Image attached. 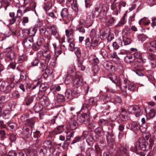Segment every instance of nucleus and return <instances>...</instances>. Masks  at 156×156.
<instances>
[{
	"label": "nucleus",
	"instance_id": "nucleus-1",
	"mask_svg": "<svg viewBox=\"0 0 156 156\" xmlns=\"http://www.w3.org/2000/svg\"><path fill=\"white\" fill-rule=\"evenodd\" d=\"M109 9V7L107 5H103L101 8L96 7L92 12L93 18L100 17L101 20L103 22H107L106 14Z\"/></svg>",
	"mask_w": 156,
	"mask_h": 156
},
{
	"label": "nucleus",
	"instance_id": "nucleus-2",
	"mask_svg": "<svg viewBox=\"0 0 156 156\" xmlns=\"http://www.w3.org/2000/svg\"><path fill=\"white\" fill-rule=\"evenodd\" d=\"M148 141L149 143L144 139H139L137 142V145L141 150L147 151L152 148L154 144V140L153 138H150Z\"/></svg>",
	"mask_w": 156,
	"mask_h": 156
},
{
	"label": "nucleus",
	"instance_id": "nucleus-3",
	"mask_svg": "<svg viewBox=\"0 0 156 156\" xmlns=\"http://www.w3.org/2000/svg\"><path fill=\"white\" fill-rule=\"evenodd\" d=\"M60 14L65 23L67 24L73 20L69 13V10L66 8H63L60 12Z\"/></svg>",
	"mask_w": 156,
	"mask_h": 156
},
{
	"label": "nucleus",
	"instance_id": "nucleus-4",
	"mask_svg": "<svg viewBox=\"0 0 156 156\" xmlns=\"http://www.w3.org/2000/svg\"><path fill=\"white\" fill-rule=\"evenodd\" d=\"M128 111L131 113H134L136 117L141 115L143 112V110L137 105H132L129 106L128 109Z\"/></svg>",
	"mask_w": 156,
	"mask_h": 156
},
{
	"label": "nucleus",
	"instance_id": "nucleus-5",
	"mask_svg": "<svg viewBox=\"0 0 156 156\" xmlns=\"http://www.w3.org/2000/svg\"><path fill=\"white\" fill-rule=\"evenodd\" d=\"M9 16L10 17L9 20V23L11 24H13L16 21V19L17 18V22L19 24L22 20L21 18V16H19V14L17 13V16H15V13L14 12H10L9 13Z\"/></svg>",
	"mask_w": 156,
	"mask_h": 156
},
{
	"label": "nucleus",
	"instance_id": "nucleus-6",
	"mask_svg": "<svg viewBox=\"0 0 156 156\" xmlns=\"http://www.w3.org/2000/svg\"><path fill=\"white\" fill-rule=\"evenodd\" d=\"M77 74L74 67L73 66H70L69 68L65 82H66L67 81L70 80L71 79V76L73 77Z\"/></svg>",
	"mask_w": 156,
	"mask_h": 156
},
{
	"label": "nucleus",
	"instance_id": "nucleus-7",
	"mask_svg": "<svg viewBox=\"0 0 156 156\" xmlns=\"http://www.w3.org/2000/svg\"><path fill=\"white\" fill-rule=\"evenodd\" d=\"M73 83L74 86L78 87L83 84V80L80 75L78 74L73 77Z\"/></svg>",
	"mask_w": 156,
	"mask_h": 156
},
{
	"label": "nucleus",
	"instance_id": "nucleus-8",
	"mask_svg": "<svg viewBox=\"0 0 156 156\" xmlns=\"http://www.w3.org/2000/svg\"><path fill=\"white\" fill-rule=\"evenodd\" d=\"M111 9L112 11V14L116 16H117L121 11L119 3H118V2H114L111 5Z\"/></svg>",
	"mask_w": 156,
	"mask_h": 156
},
{
	"label": "nucleus",
	"instance_id": "nucleus-9",
	"mask_svg": "<svg viewBox=\"0 0 156 156\" xmlns=\"http://www.w3.org/2000/svg\"><path fill=\"white\" fill-rule=\"evenodd\" d=\"M119 80L120 88L124 87L125 89H126L127 87V83L129 82L128 79L125 77L123 74H120L119 77Z\"/></svg>",
	"mask_w": 156,
	"mask_h": 156
},
{
	"label": "nucleus",
	"instance_id": "nucleus-10",
	"mask_svg": "<svg viewBox=\"0 0 156 156\" xmlns=\"http://www.w3.org/2000/svg\"><path fill=\"white\" fill-rule=\"evenodd\" d=\"M44 93L42 91H40L38 95V97L40 99L41 102H42L43 105H48L49 104V101L48 98L44 95Z\"/></svg>",
	"mask_w": 156,
	"mask_h": 156
},
{
	"label": "nucleus",
	"instance_id": "nucleus-11",
	"mask_svg": "<svg viewBox=\"0 0 156 156\" xmlns=\"http://www.w3.org/2000/svg\"><path fill=\"white\" fill-rule=\"evenodd\" d=\"M126 128L133 131H135L139 129L140 125L136 122H133L127 124L126 126Z\"/></svg>",
	"mask_w": 156,
	"mask_h": 156
},
{
	"label": "nucleus",
	"instance_id": "nucleus-12",
	"mask_svg": "<svg viewBox=\"0 0 156 156\" xmlns=\"http://www.w3.org/2000/svg\"><path fill=\"white\" fill-rule=\"evenodd\" d=\"M33 40L32 38L29 37L25 39L22 44L27 48H30L33 45Z\"/></svg>",
	"mask_w": 156,
	"mask_h": 156
},
{
	"label": "nucleus",
	"instance_id": "nucleus-13",
	"mask_svg": "<svg viewBox=\"0 0 156 156\" xmlns=\"http://www.w3.org/2000/svg\"><path fill=\"white\" fill-rule=\"evenodd\" d=\"M89 119V116L86 113H83L80 115L77 116V121L80 123H82L84 122L88 121Z\"/></svg>",
	"mask_w": 156,
	"mask_h": 156
},
{
	"label": "nucleus",
	"instance_id": "nucleus-14",
	"mask_svg": "<svg viewBox=\"0 0 156 156\" xmlns=\"http://www.w3.org/2000/svg\"><path fill=\"white\" fill-rule=\"evenodd\" d=\"M9 87L10 86L7 82H0V91L5 92L8 90Z\"/></svg>",
	"mask_w": 156,
	"mask_h": 156
},
{
	"label": "nucleus",
	"instance_id": "nucleus-15",
	"mask_svg": "<svg viewBox=\"0 0 156 156\" xmlns=\"http://www.w3.org/2000/svg\"><path fill=\"white\" fill-rule=\"evenodd\" d=\"M15 56V53L13 50L10 48H8L7 49V53L6 55V56L8 59L12 60L14 59Z\"/></svg>",
	"mask_w": 156,
	"mask_h": 156
},
{
	"label": "nucleus",
	"instance_id": "nucleus-16",
	"mask_svg": "<svg viewBox=\"0 0 156 156\" xmlns=\"http://www.w3.org/2000/svg\"><path fill=\"white\" fill-rule=\"evenodd\" d=\"M50 30V32L51 34L55 36L57 38L59 37L58 33L57 30V29L56 26L55 25H52L51 27Z\"/></svg>",
	"mask_w": 156,
	"mask_h": 156
},
{
	"label": "nucleus",
	"instance_id": "nucleus-17",
	"mask_svg": "<svg viewBox=\"0 0 156 156\" xmlns=\"http://www.w3.org/2000/svg\"><path fill=\"white\" fill-rule=\"evenodd\" d=\"M40 26V24L39 23V24H37V25L36 24V25L34 27L30 28L29 29L28 32L29 36H34L37 31V27H39Z\"/></svg>",
	"mask_w": 156,
	"mask_h": 156
},
{
	"label": "nucleus",
	"instance_id": "nucleus-18",
	"mask_svg": "<svg viewBox=\"0 0 156 156\" xmlns=\"http://www.w3.org/2000/svg\"><path fill=\"white\" fill-rule=\"evenodd\" d=\"M39 62L40 65V68L42 69V71H43L47 67L48 63V62L46 61L44 58H42L40 60Z\"/></svg>",
	"mask_w": 156,
	"mask_h": 156
},
{
	"label": "nucleus",
	"instance_id": "nucleus-19",
	"mask_svg": "<svg viewBox=\"0 0 156 156\" xmlns=\"http://www.w3.org/2000/svg\"><path fill=\"white\" fill-rule=\"evenodd\" d=\"M51 53L49 50L45 51L43 53V55L45 60L48 62L51 59Z\"/></svg>",
	"mask_w": 156,
	"mask_h": 156
},
{
	"label": "nucleus",
	"instance_id": "nucleus-20",
	"mask_svg": "<svg viewBox=\"0 0 156 156\" xmlns=\"http://www.w3.org/2000/svg\"><path fill=\"white\" fill-rule=\"evenodd\" d=\"M151 47L149 49V51L154 52L156 55V37L154 41L151 42Z\"/></svg>",
	"mask_w": 156,
	"mask_h": 156
},
{
	"label": "nucleus",
	"instance_id": "nucleus-21",
	"mask_svg": "<svg viewBox=\"0 0 156 156\" xmlns=\"http://www.w3.org/2000/svg\"><path fill=\"white\" fill-rule=\"evenodd\" d=\"M69 127L70 129L74 130L77 127V122L73 118L69 122Z\"/></svg>",
	"mask_w": 156,
	"mask_h": 156
},
{
	"label": "nucleus",
	"instance_id": "nucleus-22",
	"mask_svg": "<svg viewBox=\"0 0 156 156\" xmlns=\"http://www.w3.org/2000/svg\"><path fill=\"white\" fill-rule=\"evenodd\" d=\"M86 154L87 156H96L94 150L91 148H89L86 150Z\"/></svg>",
	"mask_w": 156,
	"mask_h": 156
},
{
	"label": "nucleus",
	"instance_id": "nucleus-23",
	"mask_svg": "<svg viewBox=\"0 0 156 156\" xmlns=\"http://www.w3.org/2000/svg\"><path fill=\"white\" fill-rule=\"evenodd\" d=\"M89 61L92 64L95 65L99 62L98 58L95 56H91L89 58Z\"/></svg>",
	"mask_w": 156,
	"mask_h": 156
},
{
	"label": "nucleus",
	"instance_id": "nucleus-24",
	"mask_svg": "<svg viewBox=\"0 0 156 156\" xmlns=\"http://www.w3.org/2000/svg\"><path fill=\"white\" fill-rule=\"evenodd\" d=\"M63 130V127L62 126H59L55 129L53 131L52 133L54 135H57L62 133Z\"/></svg>",
	"mask_w": 156,
	"mask_h": 156
},
{
	"label": "nucleus",
	"instance_id": "nucleus-25",
	"mask_svg": "<svg viewBox=\"0 0 156 156\" xmlns=\"http://www.w3.org/2000/svg\"><path fill=\"white\" fill-rule=\"evenodd\" d=\"M34 97L33 96L25 98V101L27 105H29L33 102Z\"/></svg>",
	"mask_w": 156,
	"mask_h": 156
},
{
	"label": "nucleus",
	"instance_id": "nucleus-26",
	"mask_svg": "<svg viewBox=\"0 0 156 156\" xmlns=\"http://www.w3.org/2000/svg\"><path fill=\"white\" fill-rule=\"evenodd\" d=\"M126 150L127 149L126 147L122 146H121L118 152L119 155L120 156H121L123 153L126 154Z\"/></svg>",
	"mask_w": 156,
	"mask_h": 156
},
{
	"label": "nucleus",
	"instance_id": "nucleus-27",
	"mask_svg": "<svg viewBox=\"0 0 156 156\" xmlns=\"http://www.w3.org/2000/svg\"><path fill=\"white\" fill-rule=\"evenodd\" d=\"M109 78L114 83H118V80L117 77L115 74H113L109 75Z\"/></svg>",
	"mask_w": 156,
	"mask_h": 156
},
{
	"label": "nucleus",
	"instance_id": "nucleus-28",
	"mask_svg": "<svg viewBox=\"0 0 156 156\" xmlns=\"http://www.w3.org/2000/svg\"><path fill=\"white\" fill-rule=\"evenodd\" d=\"M42 108V106L39 103L36 104L34 107V110L37 112L41 111Z\"/></svg>",
	"mask_w": 156,
	"mask_h": 156
},
{
	"label": "nucleus",
	"instance_id": "nucleus-29",
	"mask_svg": "<svg viewBox=\"0 0 156 156\" xmlns=\"http://www.w3.org/2000/svg\"><path fill=\"white\" fill-rule=\"evenodd\" d=\"M72 94L70 90L68 89L66 90L65 93V98L67 99H73Z\"/></svg>",
	"mask_w": 156,
	"mask_h": 156
},
{
	"label": "nucleus",
	"instance_id": "nucleus-30",
	"mask_svg": "<svg viewBox=\"0 0 156 156\" xmlns=\"http://www.w3.org/2000/svg\"><path fill=\"white\" fill-rule=\"evenodd\" d=\"M28 11L26 9H25L23 7H20L19 8V9L17 11V13L20 14V15H19V16H21V17L23 16L24 13H25Z\"/></svg>",
	"mask_w": 156,
	"mask_h": 156
},
{
	"label": "nucleus",
	"instance_id": "nucleus-31",
	"mask_svg": "<svg viewBox=\"0 0 156 156\" xmlns=\"http://www.w3.org/2000/svg\"><path fill=\"white\" fill-rule=\"evenodd\" d=\"M155 115V112L153 109L149 110V112L147 113V115L148 117L150 118H153Z\"/></svg>",
	"mask_w": 156,
	"mask_h": 156
},
{
	"label": "nucleus",
	"instance_id": "nucleus-32",
	"mask_svg": "<svg viewBox=\"0 0 156 156\" xmlns=\"http://www.w3.org/2000/svg\"><path fill=\"white\" fill-rule=\"evenodd\" d=\"M54 144V143H52L49 140H46L45 141L44 143V146H45L46 147H48L50 148H53V145Z\"/></svg>",
	"mask_w": 156,
	"mask_h": 156
},
{
	"label": "nucleus",
	"instance_id": "nucleus-33",
	"mask_svg": "<svg viewBox=\"0 0 156 156\" xmlns=\"http://www.w3.org/2000/svg\"><path fill=\"white\" fill-rule=\"evenodd\" d=\"M31 136L32 137H33L35 138H37V139L36 140V144H37L38 143L39 140L38 139V138L40 136V132L39 131H37L34 132L33 136L32 135Z\"/></svg>",
	"mask_w": 156,
	"mask_h": 156
},
{
	"label": "nucleus",
	"instance_id": "nucleus-34",
	"mask_svg": "<svg viewBox=\"0 0 156 156\" xmlns=\"http://www.w3.org/2000/svg\"><path fill=\"white\" fill-rule=\"evenodd\" d=\"M5 100V97L4 96H2L0 97V108L3 109Z\"/></svg>",
	"mask_w": 156,
	"mask_h": 156
},
{
	"label": "nucleus",
	"instance_id": "nucleus-35",
	"mask_svg": "<svg viewBox=\"0 0 156 156\" xmlns=\"http://www.w3.org/2000/svg\"><path fill=\"white\" fill-rule=\"evenodd\" d=\"M30 133H31V135H32V130H30L28 128H26L25 129H24L23 131V134L26 137H28Z\"/></svg>",
	"mask_w": 156,
	"mask_h": 156
},
{
	"label": "nucleus",
	"instance_id": "nucleus-36",
	"mask_svg": "<svg viewBox=\"0 0 156 156\" xmlns=\"http://www.w3.org/2000/svg\"><path fill=\"white\" fill-rule=\"evenodd\" d=\"M119 44L117 43V42H114L112 44L113 47L115 49H117L119 48V45L120 46H123L121 40H120L119 41Z\"/></svg>",
	"mask_w": 156,
	"mask_h": 156
},
{
	"label": "nucleus",
	"instance_id": "nucleus-37",
	"mask_svg": "<svg viewBox=\"0 0 156 156\" xmlns=\"http://www.w3.org/2000/svg\"><path fill=\"white\" fill-rule=\"evenodd\" d=\"M11 95L12 98H14L15 99H17L20 98V94L18 91L15 90L12 92Z\"/></svg>",
	"mask_w": 156,
	"mask_h": 156
},
{
	"label": "nucleus",
	"instance_id": "nucleus-38",
	"mask_svg": "<svg viewBox=\"0 0 156 156\" xmlns=\"http://www.w3.org/2000/svg\"><path fill=\"white\" fill-rule=\"evenodd\" d=\"M146 56L149 59L152 61L155 59L156 55L155 53L154 55L152 53H146Z\"/></svg>",
	"mask_w": 156,
	"mask_h": 156
},
{
	"label": "nucleus",
	"instance_id": "nucleus-39",
	"mask_svg": "<svg viewBox=\"0 0 156 156\" xmlns=\"http://www.w3.org/2000/svg\"><path fill=\"white\" fill-rule=\"evenodd\" d=\"M123 41L124 42V44L125 45L129 44L131 42V39L126 37H123Z\"/></svg>",
	"mask_w": 156,
	"mask_h": 156
},
{
	"label": "nucleus",
	"instance_id": "nucleus-40",
	"mask_svg": "<svg viewBox=\"0 0 156 156\" xmlns=\"http://www.w3.org/2000/svg\"><path fill=\"white\" fill-rule=\"evenodd\" d=\"M88 101L90 104L95 105L98 101V98L97 97L91 98Z\"/></svg>",
	"mask_w": 156,
	"mask_h": 156
},
{
	"label": "nucleus",
	"instance_id": "nucleus-41",
	"mask_svg": "<svg viewBox=\"0 0 156 156\" xmlns=\"http://www.w3.org/2000/svg\"><path fill=\"white\" fill-rule=\"evenodd\" d=\"M55 56L56 58H57L59 55L61 54L62 51L60 46H59V48H55Z\"/></svg>",
	"mask_w": 156,
	"mask_h": 156
},
{
	"label": "nucleus",
	"instance_id": "nucleus-42",
	"mask_svg": "<svg viewBox=\"0 0 156 156\" xmlns=\"http://www.w3.org/2000/svg\"><path fill=\"white\" fill-rule=\"evenodd\" d=\"M34 121L33 119H28L26 121L27 124L30 126L31 128L34 126Z\"/></svg>",
	"mask_w": 156,
	"mask_h": 156
},
{
	"label": "nucleus",
	"instance_id": "nucleus-43",
	"mask_svg": "<svg viewBox=\"0 0 156 156\" xmlns=\"http://www.w3.org/2000/svg\"><path fill=\"white\" fill-rule=\"evenodd\" d=\"M57 99L58 102L61 103L64 101L65 97L62 95L58 94L57 96Z\"/></svg>",
	"mask_w": 156,
	"mask_h": 156
},
{
	"label": "nucleus",
	"instance_id": "nucleus-44",
	"mask_svg": "<svg viewBox=\"0 0 156 156\" xmlns=\"http://www.w3.org/2000/svg\"><path fill=\"white\" fill-rule=\"evenodd\" d=\"M127 84L128 89L132 92H133L134 91L135 89V87L134 84L133 83H130L129 82Z\"/></svg>",
	"mask_w": 156,
	"mask_h": 156
},
{
	"label": "nucleus",
	"instance_id": "nucleus-45",
	"mask_svg": "<svg viewBox=\"0 0 156 156\" xmlns=\"http://www.w3.org/2000/svg\"><path fill=\"white\" fill-rule=\"evenodd\" d=\"M92 37L91 38L90 40L88 38L86 39L85 40V44L87 47H92Z\"/></svg>",
	"mask_w": 156,
	"mask_h": 156
},
{
	"label": "nucleus",
	"instance_id": "nucleus-46",
	"mask_svg": "<svg viewBox=\"0 0 156 156\" xmlns=\"http://www.w3.org/2000/svg\"><path fill=\"white\" fill-rule=\"evenodd\" d=\"M76 29L80 33H84L85 32V30L83 27L81 25H78L76 27Z\"/></svg>",
	"mask_w": 156,
	"mask_h": 156
},
{
	"label": "nucleus",
	"instance_id": "nucleus-47",
	"mask_svg": "<svg viewBox=\"0 0 156 156\" xmlns=\"http://www.w3.org/2000/svg\"><path fill=\"white\" fill-rule=\"evenodd\" d=\"M52 6V4L51 3L49 2H47L45 3V6L44 9L46 11L48 10L49 9H51Z\"/></svg>",
	"mask_w": 156,
	"mask_h": 156
},
{
	"label": "nucleus",
	"instance_id": "nucleus-48",
	"mask_svg": "<svg viewBox=\"0 0 156 156\" xmlns=\"http://www.w3.org/2000/svg\"><path fill=\"white\" fill-rule=\"evenodd\" d=\"M70 141H69L67 140L64 141L62 147L64 149H66L68 148L70 143Z\"/></svg>",
	"mask_w": 156,
	"mask_h": 156
},
{
	"label": "nucleus",
	"instance_id": "nucleus-49",
	"mask_svg": "<svg viewBox=\"0 0 156 156\" xmlns=\"http://www.w3.org/2000/svg\"><path fill=\"white\" fill-rule=\"evenodd\" d=\"M6 137V133L5 131L3 129L0 130V138L1 140H4Z\"/></svg>",
	"mask_w": 156,
	"mask_h": 156
},
{
	"label": "nucleus",
	"instance_id": "nucleus-50",
	"mask_svg": "<svg viewBox=\"0 0 156 156\" xmlns=\"http://www.w3.org/2000/svg\"><path fill=\"white\" fill-rule=\"evenodd\" d=\"M134 59H133V57L131 55H127L125 58V60L127 62L130 63L132 62Z\"/></svg>",
	"mask_w": 156,
	"mask_h": 156
},
{
	"label": "nucleus",
	"instance_id": "nucleus-51",
	"mask_svg": "<svg viewBox=\"0 0 156 156\" xmlns=\"http://www.w3.org/2000/svg\"><path fill=\"white\" fill-rule=\"evenodd\" d=\"M150 138H151V135L148 133H145L143 137L140 138L139 139H144L146 141L148 142V140H149Z\"/></svg>",
	"mask_w": 156,
	"mask_h": 156
},
{
	"label": "nucleus",
	"instance_id": "nucleus-52",
	"mask_svg": "<svg viewBox=\"0 0 156 156\" xmlns=\"http://www.w3.org/2000/svg\"><path fill=\"white\" fill-rule=\"evenodd\" d=\"M26 60V57L25 55H21L18 58V62L19 63H21Z\"/></svg>",
	"mask_w": 156,
	"mask_h": 156
},
{
	"label": "nucleus",
	"instance_id": "nucleus-53",
	"mask_svg": "<svg viewBox=\"0 0 156 156\" xmlns=\"http://www.w3.org/2000/svg\"><path fill=\"white\" fill-rule=\"evenodd\" d=\"M67 136H66V140L70 141V140L71 137H73L74 136V133L73 132H68L67 133Z\"/></svg>",
	"mask_w": 156,
	"mask_h": 156
},
{
	"label": "nucleus",
	"instance_id": "nucleus-54",
	"mask_svg": "<svg viewBox=\"0 0 156 156\" xmlns=\"http://www.w3.org/2000/svg\"><path fill=\"white\" fill-rule=\"evenodd\" d=\"M73 33V31L72 28L69 30L66 29L65 30L66 35L67 37H69Z\"/></svg>",
	"mask_w": 156,
	"mask_h": 156
},
{
	"label": "nucleus",
	"instance_id": "nucleus-55",
	"mask_svg": "<svg viewBox=\"0 0 156 156\" xmlns=\"http://www.w3.org/2000/svg\"><path fill=\"white\" fill-rule=\"evenodd\" d=\"M147 128V125L142 124L140 126L139 129L142 132L144 133L146 131Z\"/></svg>",
	"mask_w": 156,
	"mask_h": 156
},
{
	"label": "nucleus",
	"instance_id": "nucleus-56",
	"mask_svg": "<svg viewBox=\"0 0 156 156\" xmlns=\"http://www.w3.org/2000/svg\"><path fill=\"white\" fill-rule=\"evenodd\" d=\"M133 55L135 58L139 59L143 61L142 55L140 52H136L133 53Z\"/></svg>",
	"mask_w": 156,
	"mask_h": 156
},
{
	"label": "nucleus",
	"instance_id": "nucleus-57",
	"mask_svg": "<svg viewBox=\"0 0 156 156\" xmlns=\"http://www.w3.org/2000/svg\"><path fill=\"white\" fill-rule=\"evenodd\" d=\"M29 21V18L27 17H23L22 18V23L23 26H25L26 24Z\"/></svg>",
	"mask_w": 156,
	"mask_h": 156
},
{
	"label": "nucleus",
	"instance_id": "nucleus-58",
	"mask_svg": "<svg viewBox=\"0 0 156 156\" xmlns=\"http://www.w3.org/2000/svg\"><path fill=\"white\" fill-rule=\"evenodd\" d=\"M6 143H0V151L3 152H4L6 149L5 144Z\"/></svg>",
	"mask_w": 156,
	"mask_h": 156
},
{
	"label": "nucleus",
	"instance_id": "nucleus-59",
	"mask_svg": "<svg viewBox=\"0 0 156 156\" xmlns=\"http://www.w3.org/2000/svg\"><path fill=\"white\" fill-rule=\"evenodd\" d=\"M98 123L101 125L105 126L107 124L108 121L107 120L102 119L99 121Z\"/></svg>",
	"mask_w": 156,
	"mask_h": 156
},
{
	"label": "nucleus",
	"instance_id": "nucleus-60",
	"mask_svg": "<svg viewBox=\"0 0 156 156\" xmlns=\"http://www.w3.org/2000/svg\"><path fill=\"white\" fill-rule=\"evenodd\" d=\"M92 47H94L97 46L98 44V41L97 40L96 38L93 37H92Z\"/></svg>",
	"mask_w": 156,
	"mask_h": 156
},
{
	"label": "nucleus",
	"instance_id": "nucleus-61",
	"mask_svg": "<svg viewBox=\"0 0 156 156\" xmlns=\"http://www.w3.org/2000/svg\"><path fill=\"white\" fill-rule=\"evenodd\" d=\"M8 127L7 128L9 129H12L16 126V124L14 123H8L7 124Z\"/></svg>",
	"mask_w": 156,
	"mask_h": 156
},
{
	"label": "nucleus",
	"instance_id": "nucleus-62",
	"mask_svg": "<svg viewBox=\"0 0 156 156\" xmlns=\"http://www.w3.org/2000/svg\"><path fill=\"white\" fill-rule=\"evenodd\" d=\"M114 101L115 104L120 103L122 102V99L120 97L116 96L114 98Z\"/></svg>",
	"mask_w": 156,
	"mask_h": 156
},
{
	"label": "nucleus",
	"instance_id": "nucleus-63",
	"mask_svg": "<svg viewBox=\"0 0 156 156\" xmlns=\"http://www.w3.org/2000/svg\"><path fill=\"white\" fill-rule=\"evenodd\" d=\"M139 147L138 145H137V142L136 143L135 145L133 147H132L130 148V150L133 152L137 153V147Z\"/></svg>",
	"mask_w": 156,
	"mask_h": 156
},
{
	"label": "nucleus",
	"instance_id": "nucleus-64",
	"mask_svg": "<svg viewBox=\"0 0 156 156\" xmlns=\"http://www.w3.org/2000/svg\"><path fill=\"white\" fill-rule=\"evenodd\" d=\"M39 62L38 59L37 58H36L31 62V65L33 66H37L39 63Z\"/></svg>",
	"mask_w": 156,
	"mask_h": 156
}]
</instances>
